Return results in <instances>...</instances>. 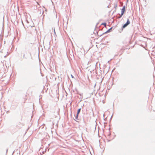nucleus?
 Masks as SVG:
<instances>
[{
	"instance_id": "nucleus-7",
	"label": "nucleus",
	"mask_w": 155,
	"mask_h": 155,
	"mask_svg": "<svg viewBox=\"0 0 155 155\" xmlns=\"http://www.w3.org/2000/svg\"><path fill=\"white\" fill-rule=\"evenodd\" d=\"M71 76L72 78H74V76L72 75H71Z\"/></svg>"
},
{
	"instance_id": "nucleus-8",
	"label": "nucleus",
	"mask_w": 155,
	"mask_h": 155,
	"mask_svg": "<svg viewBox=\"0 0 155 155\" xmlns=\"http://www.w3.org/2000/svg\"><path fill=\"white\" fill-rule=\"evenodd\" d=\"M54 33H55L54 29Z\"/></svg>"
},
{
	"instance_id": "nucleus-4",
	"label": "nucleus",
	"mask_w": 155,
	"mask_h": 155,
	"mask_svg": "<svg viewBox=\"0 0 155 155\" xmlns=\"http://www.w3.org/2000/svg\"><path fill=\"white\" fill-rule=\"evenodd\" d=\"M112 29V27L110 28L108 30H107L105 32V33H108Z\"/></svg>"
},
{
	"instance_id": "nucleus-2",
	"label": "nucleus",
	"mask_w": 155,
	"mask_h": 155,
	"mask_svg": "<svg viewBox=\"0 0 155 155\" xmlns=\"http://www.w3.org/2000/svg\"><path fill=\"white\" fill-rule=\"evenodd\" d=\"M125 11V6H124L121 9V16H122L124 14Z\"/></svg>"
},
{
	"instance_id": "nucleus-1",
	"label": "nucleus",
	"mask_w": 155,
	"mask_h": 155,
	"mask_svg": "<svg viewBox=\"0 0 155 155\" xmlns=\"http://www.w3.org/2000/svg\"><path fill=\"white\" fill-rule=\"evenodd\" d=\"M130 21L128 19H127V22L122 27V28H124L126 27L128 25L130 24Z\"/></svg>"
},
{
	"instance_id": "nucleus-3",
	"label": "nucleus",
	"mask_w": 155,
	"mask_h": 155,
	"mask_svg": "<svg viewBox=\"0 0 155 155\" xmlns=\"http://www.w3.org/2000/svg\"><path fill=\"white\" fill-rule=\"evenodd\" d=\"M81 110V108H79L78 110V111H77V115L75 117V118L76 119H78V114H79Z\"/></svg>"
},
{
	"instance_id": "nucleus-5",
	"label": "nucleus",
	"mask_w": 155,
	"mask_h": 155,
	"mask_svg": "<svg viewBox=\"0 0 155 155\" xmlns=\"http://www.w3.org/2000/svg\"><path fill=\"white\" fill-rule=\"evenodd\" d=\"M101 25H104V26L105 27H106V26L107 24L106 23H102Z\"/></svg>"
},
{
	"instance_id": "nucleus-6",
	"label": "nucleus",
	"mask_w": 155,
	"mask_h": 155,
	"mask_svg": "<svg viewBox=\"0 0 155 155\" xmlns=\"http://www.w3.org/2000/svg\"><path fill=\"white\" fill-rule=\"evenodd\" d=\"M122 16H121V14H120V16L119 17H118V18H120Z\"/></svg>"
},
{
	"instance_id": "nucleus-9",
	"label": "nucleus",
	"mask_w": 155,
	"mask_h": 155,
	"mask_svg": "<svg viewBox=\"0 0 155 155\" xmlns=\"http://www.w3.org/2000/svg\"><path fill=\"white\" fill-rule=\"evenodd\" d=\"M128 0H127V1H128Z\"/></svg>"
}]
</instances>
